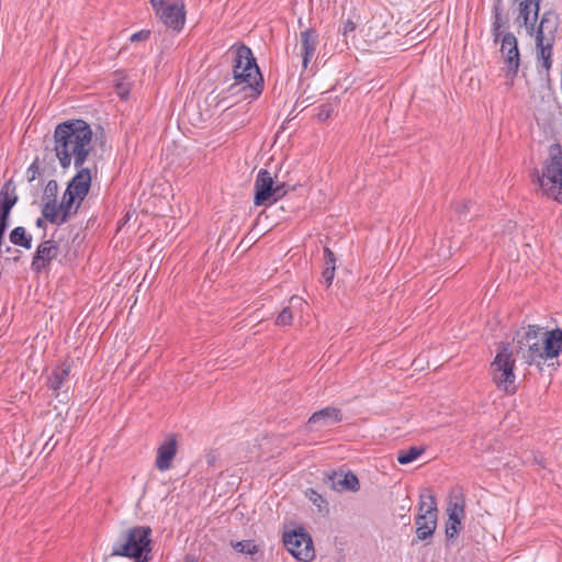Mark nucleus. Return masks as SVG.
Listing matches in <instances>:
<instances>
[{
  "instance_id": "f257e3e1",
  "label": "nucleus",
  "mask_w": 562,
  "mask_h": 562,
  "mask_svg": "<svg viewBox=\"0 0 562 562\" xmlns=\"http://www.w3.org/2000/svg\"><path fill=\"white\" fill-rule=\"evenodd\" d=\"M92 130L83 120H68L54 130V151L60 167L66 170L71 164L76 168L85 165L91 154Z\"/></svg>"
},
{
  "instance_id": "f03ea898",
  "label": "nucleus",
  "mask_w": 562,
  "mask_h": 562,
  "mask_svg": "<svg viewBox=\"0 0 562 562\" xmlns=\"http://www.w3.org/2000/svg\"><path fill=\"white\" fill-rule=\"evenodd\" d=\"M514 349L528 366L540 367L542 360L557 358L562 351V329L550 331L538 325L519 328L514 337Z\"/></svg>"
},
{
  "instance_id": "7ed1b4c3",
  "label": "nucleus",
  "mask_w": 562,
  "mask_h": 562,
  "mask_svg": "<svg viewBox=\"0 0 562 562\" xmlns=\"http://www.w3.org/2000/svg\"><path fill=\"white\" fill-rule=\"evenodd\" d=\"M233 78L235 83L231 87H240L246 98L257 99L263 90V78L256 63L251 49L239 45L234 50Z\"/></svg>"
},
{
  "instance_id": "20e7f679",
  "label": "nucleus",
  "mask_w": 562,
  "mask_h": 562,
  "mask_svg": "<svg viewBox=\"0 0 562 562\" xmlns=\"http://www.w3.org/2000/svg\"><path fill=\"white\" fill-rule=\"evenodd\" d=\"M533 176L543 195L562 204V146L553 144L541 171L535 170Z\"/></svg>"
},
{
  "instance_id": "39448f33",
  "label": "nucleus",
  "mask_w": 562,
  "mask_h": 562,
  "mask_svg": "<svg viewBox=\"0 0 562 562\" xmlns=\"http://www.w3.org/2000/svg\"><path fill=\"white\" fill-rule=\"evenodd\" d=\"M151 529L148 526H135L127 529L113 543L111 557L134 559L135 562H148L151 551Z\"/></svg>"
},
{
  "instance_id": "423d86ee",
  "label": "nucleus",
  "mask_w": 562,
  "mask_h": 562,
  "mask_svg": "<svg viewBox=\"0 0 562 562\" xmlns=\"http://www.w3.org/2000/svg\"><path fill=\"white\" fill-rule=\"evenodd\" d=\"M514 366L513 350L508 345H503L491 363V374L496 386L508 394L516 392Z\"/></svg>"
},
{
  "instance_id": "0eeeda50",
  "label": "nucleus",
  "mask_w": 562,
  "mask_h": 562,
  "mask_svg": "<svg viewBox=\"0 0 562 562\" xmlns=\"http://www.w3.org/2000/svg\"><path fill=\"white\" fill-rule=\"evenodd\" d=\"M437 502L429 490L419 496L418 514L415 518L417 540L431 538L437 527Z\"/></svg>"
},
{
  "instance_id": "6e6552de",
  "label": "nucleus",
  "mask_w": 562,
  "mask_h": 562,
  "mask_svg": "<svg viewBox=\"0 0 562 562\" xmlns=\"http://www.w3.org/2000/svg\"><path fill=\"white\" fill-rule=\"evenodd\" d=\"M289 191L285 182H276L267 169H260L255 180V205H263L267 202L276 203Z\"/></svg>"
},
{
  "instance_id": "1a4fd4ad",
  "label": "nucleus",
  "mask_w": 562,
  "mask_h": 562,
  "mask_svg": "<svg viewBox=\"0 0 562 562\" xmlns=\"http://www.w3.org/2000/svg\"><path fill=\"white\" fill-rule=\"evenodd\" d=\"M283 543L299 561L310 562L315 557L312 538L303 528L285 532Z\"/></svg>"
},
{
  "instance_id": "9d476101",
  "label": "nucleus",
  "mask_w": 562,
  "mask_h": 562,
  "mask_svg": "<svg viewBox=\"0 0 562 562\" xmlns=\"http://www.w3.org/2000/svg\"><path fill=\"white\" fill-rule=\"evenodd\" d=\"M155 14L161 23L173 31L182 30L186 21L183 4L166 2L165 0H149Z\"/></svg>"
},
{
  "instance_id": "9b49d317",
  "label": "nucleus",
  "mask_w": 562,
  "mask_h": 562,
  "mask_svg": "<svg viewBox=\"0 0 562 562\" xmlns=\"http://www.w3.org/2000/svg\"><path fill=\"white\" fill-rule=\"evenodd\" d=\"M499 52L504 59L506 76L513 80L520 65L518 42L513 33L508 32L502 36Z\"/></svg>"
},
{
  "instance_id": "f8f14e48",
  "label": "nucleus",
  "mask_w": 562,
  "mask_h": 562,
  "mask_svg": "<svg viewBox=\"0 0 562 562\" xmlns=\"http://www.w3.org/2000/svg\"><path fill=\"white\" fill-rule=\"evenodd\" d=\"M59 247L53 239L42 241L33 256L31 269L35 273H41L47 269L50 262L57 257Z\"/></svg>"
},
{
  "instance_id": "ddd939ff",
  "label": "nucleus",
  "mask_w": 562,
  "mask_h": 562,
  "mask_svg": "<svg viewBox=\"0 0 562 562\" xmlns=\"http://www.w3.org/2000/svg\"><path fill=\"white\" fill-rule=\"evenodd\" d=\"M341 419L342 414L339 408L327 406L313 413L306 426L310 430H322L340 423Z\"/></svg>"
},
{
  "instance_id": "4468645a",
  "label": "nucleus",
  "mask_w": 562,
  "mask_h": 562,
  "mask_svg": "<svg viewBox=\"0 0 562 562\" xmlns=\"http://www.w3.org/2000/svg\"><path fill=\"white\" fill-rule=\"evenodd\" d=\"M78 195H75L71 190H65L60 203H56V221H48L52 224L61 225L67 223L75 214H77L79 206Z\"/></svg>"
},
{
  "instance_id": "2eb2a0df",
  "label": "nucleus",
  "mask_w": 562,
  "mask_h": 562,
  "mask_svg": "<svg viewBox=\"0 0 562 562\" xmlns=\"http://www.w3.org/2000/svg\"><path fill=\"white\" fill-rule=\"evenodd\" d=\"M559 27V16L553 11H546L540 20V24L536 35V44L543 41L554 42Z\"/></svg>"
},
{
  "instance_id": "dca6fc26",
  "label": "nucleus",
  "mask_w": 562,
  "mask_h": 562,
  "mask_svg": "<svg viewBox=\"0 0 562 562\" xmlns=\"http://www.w3.org/2000/svg\"><path fill=\"white\" fill-rule=\"evenodd\" d=\"M78 171L69 181L67 189L71 190L75 195H78L79 203H82L91 187V170L83 166L77 168Z\"/></svg>"
},
{
  "instance_id": "f3484780",
  "label": "nucleus",
  "mask_w": 562,
  "mask_h": 562,
  "mask_svg": "<svg viewBox=\"0 0 562 562\" xmlns=\"http://www.w3.org/2000/svg\"><path fill=\"white\" fill-rule=\"evenodd\" d=\"M58 194V183L56 180H49L43 192L42 215L47 221H56V203Z\"/></svg>"
},
{
  "instance_id": "a211bd4d",
  "label": "nucleus",
  "mask_w": 562,
  "mask_h": 562,
  "mask_svg": "<svg viewBox=\"0 0 562 562\" xmlns=\"http://www.w3.org/2000/svg\"><path fill=\"white\" fill-rule=\"evenodd\" d=\"M519 4V15L517 21L529 29L533 30L535 23L538 19L540 0H514Z\"/></svg>"
},
{
  "instance_id": "6ab92c4d",
  "label": "nucleus",
  "mask_w": 562,
  "mask_h": 562,
  "mask_svg": "<svg viewBox=\"0 0 562 562\" xmlns=\"http://www.w3.org/2000/svg\"><path fill=\"white\" fill-rule=\"evenodd\" d=\"M177 453V439L168 437L157 449L156 467L160 471L169 470Z\"/></svg>"
},
{
  "instance_id": "aec40b11",
  "label": "nucleus",
  "mask_w": 562,
  "mask_h": 562,
  "mask_svg": "<svg viewBox=\"0 0 562 562\" xmlns=\"http://www.w3.org/2000/svg\"><path fill=\"white\" fill-rule=\"evenodd\" d=\"M318 44V33L315 29H307L301 32V54L302 64L307 68L311 59L313 58Z\"/></svg>"
},
{
  "instance_id": "412c9836",
  "label": "nucleus",
  "mask_w": 562,
  "mask_h": 562,
  "mask_svg": "<svg viewBox=\"0 0 562 562\" xmlns=\"http://www.w3.org/2000/svg\"><path fill=\"white\" fill-rule=\"evenodd\" d=\"M328 482L330 483V486L333 490L337 492L342 491H351L357 492L359 491V480L356 474L352 472L348 473H337L334 472L331 475L328 476Z\"/></svg>"
},
{
  "instance_id": "4be33fe9",
  "label": "nucleus",
  "mask_w": 562,
  "mask_h": 562,
  "mask_svg": "<svg viewBox=\"0 0 562 562\" xmlns=\"http://www.w3.org/2000/svg\"><path fill=\"white\" fill-rule=\"evenodd\" d=\"M70 364L67 362H63L56 366L52 374L48 376L47 386L53 393L58 396L59 391L63 390L68 383V378L70 374Z\"/></svg>"
},
{
  "instance_id": "5701e85b",
  "label": "nucleus",
  "mask_w": 562,
  "mask_h": 562,
  "mask_svg": "<svg viewBox=\"0 0 562 562\" xmlns=\"http://www.w3.org/2000/svg\"><path fill=\"white\" fill-rule=\"evenodd\" d=\"M307 303L297 295L291 296L289 304L282 308L276 319L277 326H289L292 324L294 314L302 311Z\"/></svg>"
},
{
  "instance_id": "b1692460",
  "label": "nucleus",
  "mask_w": 562,
  "mask_h": 562,
  "mask_svg": "<svg viewBox=\"0 0 562 562\" xmlns=\"http://www.w3.org/2000/svg\"><path fill=\"white\" fill-rule=\"evenodd\" d=\"M18 200L13 182L11 180L7 181L0 190V209L11 211Z\"/></svg>"
},
{
  "instance_id": "393cba45",
  "label": "nucleus",
  "mask_w": 562,
  "mask_h": 562,
  "mask_svg": "<svg viewBox=\"0 0 562 562\" xmlns=\"http://www.w3.org/2000/svg\"><path fill=\"white\" fill-rule=\"evenodd\" d=\"M11 244L23 247L25 249L32 248V236L26 232L23 226L13 228L9 235Z\"/></svg>"
},
{
  "instance_id": "a878e982",
  "label": "nucleus",
  "mask_w": 562,
  "mask_h": 562,
  "mask_svg": "<svg viewBox=\"0 0 562 562\" xmlns=\"http://www.w3.org/2000/svg\"><path fill=\"white\" fill-rule=\"evenodd\" d=\"M425 449L423 447L413 446L407 450H401L397 453V461L401 464H408L415 461L418 457L424 453Z\"/></svg>"
},
{
  "instance_id": "bb28decb",
  "label": "nucleus",
  "mask_w": 562,
  "mask_h": 562,
  "mask_svg": "<svg viewBox=\"0 0 562 562\" xmlns=\"http://www.w3.org/2000/svg\"><path fill=\"white\" fill-rule=\"evenodd\" d=\"M232 547L236 552L248 555H255L256 553L259 552V547L252 540H241L233 542Z\"/></svg>"
},
{
  "instance_id": "cd10ccee",
  "label": "nucleus",
  "mask_w": 562,
  "mask_h": 562,
  "mask_svg": "<svg viewBox=\"0 0 562 562\" xmlns=\"http://www.w3.org/2000/svg\"><path fill=\"white\" fill-rule=\"evenodd\" d=\"M449 521L461 524V518L464 514V504L458 502H450L447 508Z\"/></svg>"
},
{
  "instance_id": "c85d7f7f",
  "label": "nucleus",
  "mask_w": 562,
  "mask_h": 562,
  "mask_svg": "<svg viewBox=\"0 0 562 562\" xmlns=\"http://www.w3.org/2000/svg\"><path fill=\"white\" fill-rule=\"evenodd\" d=\"M494 21L492 25V34L494 37V42L497 43L501 40V27H502V13L498 5L494 7Z\"/></svg>"
},
{
  "instance_id": "c756f323",
  "label": "nucleus",
  "mask_w": 562,
  "mask_h": 562,
  "mask_svg": "<svg viewBox=\"0 0 562 562\" xmlns=\"http://www.w3.org/2000/svg\"><path fill=\"white\" fill-rule=\"evenodd\" d=\"M306 496L310 498V501L316 505L319 509H322L323 507H327V502L326 499L321 495L318 494L315 490L313 488H308L306 491Z\"/></svg>"
},
{
  "instance_id": "7c9ffc66",
  "label": "nucleus",
  "mask_w": 562,
  "mask_h": 562,
  "mask_svg": "<svg viewBox=\"0 0 562 562\" xmlns=\"http://www.w3.org/2000/svg\"><path fill=\"white\" fill-rule=\"evenodd\" d=\"M334 112V105L331 103H324L318 106V112L316 114L319 121L328 120Z\"/></svg>"
},
{
  "instance_id": "2f4dec72",
  "label": "nucleus",
  "mask_w": 562,
  "mask_h": 562,
  "mask_svg": "<svg viewBox=\"0 0 562 562\" xmlns=\"http://www.w3.org/2000/svg\"><path fill=\"white\" fill-rule=\"evenodd\" d=\"M554 42H547L543 41L541 44H537V47L539 48V59L547 58V56L552 57V47Z\"/></svg>"
},
{
  "instance_id": "473e14b6",
  "label": "nucleus",
  "mask_w": 562,
  "mask_h": 562,
  "mask_svg": "<svg viewBox=\"0 0 562 562\" xmlns=\"http://www.w3.org/2000/svg\"><path fill=\"white\" fill-rule=\"evenodd\" d=\"M356 29H357V23L351 19H347L344 22L342 27L339 30V32L341 33V35L345 37V41L347 42L349 35L352 34L356 31Z\"/></svg>"
},
{
  "instance_id": "72a5a7b5",
  "label": "nucleus",
  "mask_w": 562,
  "mask_h": 562,
  "mask_svg": "<svg viewBox=\"0 0 562 562\" xmlns=\"http://www.w3.org/2000/svg\"><path fill=\"white\" fill-rule=\"evenodd\" d=\"M472 202L470 200H460L454 202V210L460 215H465L470 212Z\"/></svg>"
},
{
  "instance_id": "f704fd0d",
  "label": "nucleus",
  "mask_w": 562,
  "mask_h": 562,
  "mask_svg": "<svg viewBox=\"0 0 562 562\" xmlns=\"http://www.w3.org/2000/svg\"><path fill=\"white\" fill-rule=\"evenodd\" d=\"M38 175H40V164H38V158H36L26 170V177H27L29 182H33L37 178Z\"/></svg>"
},
{
  "instance_id": "c9c22d12",
  "label": "nucleus",
  "mask_w": 562,
  "mask_h": 562,
  "mask_svg": "<svg viewBox=\"0 0 562 562\" xmlns=\"http://www.w3.org/2000/svg\"><path fill=\"white\" fill-rule=\"evenodd\" d=\"M324 261H325V268H330V266L336 268L335 254L328 247L324 248Z\"/></svg>"
},
{
  "instance_id": "e433bc0d",
  "label": "nucleus",
  "mask_w": 562,
  "mask_h": 562,
  "mask_svg": "<svg viewBox=\"0 0 562 562\" xmlns=\"http://www.w3.org/2000/svg\"><path fill=\"white\" fill-rule=\"evenodd\" d=\"M461 524H454V521H448L446 526V536L449 539L454 538L460 531Z\"/></svg>"
},
{
  "instance_id": "4c0bfd02",
  "label": "nucleus",
  "mask_w": 562,
  "mask_h": 562,
  "mask_svg": "<svg viewBox=\"0 0 562 562\" xmlns=\"http://www.w3.org/2000/svg\"><path fill=\"white\" fill-rule=\"evenodd\" d=\"M334 276H335V267H331L330 268H325L323 273H322V278L326 284V286H329L334 280Z\"/></svg>"
},
{
  "instance_id": "58836bf2",
  "label": "nucleus",
  "mask_w": 562,
  "mask_h": 562,
  "mask_svg": "<svg viewBox=\"0 0 562 562\" xmlns=\"http://www.w3.org/2000/svg\"><path fill=\"white\" fill-rule=\"evenodd\" d=\"M149 36H150V31L142 30V31L134 33L130 40H131V42H140V41H147L149 38Z\"/></svg>"
},
{
  "instance_id": "ea45409f",
  "label": "nucleus",
  "mask_w": 562,
  "mask_h": 562,
  "mask_svg": "<svg viewBox=\"0 0 562 562\" xmlns=\"http://www.w3.org/2000/svg\"><path fill=\"white\" fill-rule=\"evenodd\" d=\"M10 213L11 211L0 209V228L8 229L10 225Z\"/></svg>"
},
{
  "instance_id": "a19ab883",
  "label": "nucleus",
  "mask_w": 562,
  "mask_h": 562,
  "mask_svg": "<svg viewBox=\"0 0 562 562\" xmlns=\"http://www.w3.org/2000/svg\"><path fill=\"white\" fill-rule=\"evenodd\" d=\"M116 93L121 99H126L130 94V88L125 83L116 85Z\"/></svg>"
},
{
  "instance_id": "79ce46f5",
  "label": "nucleus",
  "mask_w": 562,
  "mask_h": 562,
  "mask_svg": "<svg viewBox=\"0 0 562 562\" xmlns=\"http://www.w3.org/2000/svg\"><path fill=\"white\" fill-rule=\"evenodd\" d=\"M541 60V67L549 72L551 66H552V57L547 56V58L540 59Z\"/></svg>"
},
{
  "instance_id": "37998d69",
  "label": "nucleus",
  "mask_w": 562,
  "mask_h": 562,
  "mask_svg": "<svg viewBox=\"0 0 562 562\" xmlns=\"http://www.w3.org/2000/svg\"><path fill=\"white\" fill-rule=\"evenodd\" d=\"M7 229L4 228H0V248L2 247L3 243H4V234H5Z\"/></svg>"
},
{
  "instance_id": "c03bdc74",
  "label": "nucleus",
  "mask_w": 562,
  "mask_h": 562,
  "mask_svg": "<svg viewBox=\"0 0 562 562\" xmlns=\"http://www.w3.org/2000/svg\"><path fill=\"white\" fill-rule=\"evenodd\" d=\"M44 221H46L44 217L43 218H41V217L37 218L36 220V226L37 227H44L45 226V222Z\"/></svg>"
},
{
  "instance_id": "a18cd8bd",
  "label": "nucleus",
  "mask_w": 562,
  "mask_h": 562,
  "mask_svg": "<svg viewBox=\"0 0 562 562\" xmlns=\"http://www.w3.org/2000/svg\"><path fill=\"white\" fill-rule=\"evenodd\" d=\"M5 251H7V252H11V251H12V248H11L10 246H8V247L5 248Z\"/></svg>"
}]
</instances>
